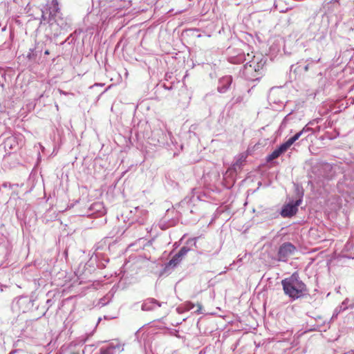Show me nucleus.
Segmentation results:
<instances>
[{"label": "nucleus", "instance_id": "nucleus-1", "mask_svg": "<svg viewBox=\"0 0 354 354\" xmlns=\"http://www.w3.org/2000/svg\"><path fill=\"white\" fill-rule=\"evenodd\" d=\"M285 295L295 300L303 297L307 292L306 284L300 280L297 273H293L290 277L281 281Z\"/></svg>", "mask_w": 354, "mask_h": 354}, {"label": "nucleus", "instance_id": "nucleus-2", "mask_svg": "<svg viewBox=\"0 0 354 354\" xmlns=\"http://www.w3.org/2000/svg\"><path fill=\"white\" fill-rule=\"evenodd\" d=\"M34 305V301L28 296H21L15 298L11 304V309L16 314L25 313L30 310Z\"/></svg>", "mask_w": 354, "mask_h": 354}, {"label": "nucleus", "instance_id": "nucleus-3", "mask_svg": "<svg viewBox=\"0 0 354 354\" xmlns=\"http://www.w3.org/2000/svg\"><path fill=\"white\" fill-rule=\"evenodd\" d=\"M259 67L257 63L250 61L243 66L241 73L245 79L254 81L259 78Z\"/></svg>", "mask_w": 354, "mask_h": 354}, {"label": "nucleus", "instance_id": "nucleus-4", "mask_svg": "<svg viewBox=\"0 0 354 354\" xmlns=\"http://www.w3.org/2000/svg\"><path fill=\"white\" fill-rule=\"evenodd\" d=\"M297 251L296 247L290 242L282 243L278 250L277 259L279 261H286L288 258Z\"/></svg>", "mask_w": 354, "mask_h": 354}, {"label": "nucleus", "instance_id": "nucleus-5", "mask_svg": "<svg viewBox=\"0 0 354 354\" xmlns=\"http://www.w3.org/2000/svg\"><path fill=\"white\" fill-rule=\"evenodd\" d=\"M301 195H303V194ZM301 198L302 196H301L300 198L296 200L295 201H292L288 203V204L284 205L281 209V215L283 218H288L295 215L298 210V206L301 204L302 201Z\"/></svg>", "mask_w": 354, "mask_h": 354}, {"label": "nucleus", "instance_id": "nucleus-6", "mask_svg": "<svg viewBox=\"0 0 354 354\" xmlns=\"http://www.w3.org/2000/svg\"><path fill=\"white\" fill-rule=\"evenodd\" d=\"M130 213L133 214V220L140 225L145 224L147 217V210L140 207H136L133 210H131Z\"/></svg>", "mask_w": 354, "mask_h": 354}, {"label": "nucleus", "instance_id": "nucleus-7", "mask_svg": "<svg viewBox=\"0 0 354 354\" xmlns=\"http://www.w3.org/2000/svg\"><path fill=\"white\" fill-rule=\"evenodd\" d=\"M48 12V24L53 26V20L56 19V17L60 14L59 8L58 6V2L57 0H52L50 6L46 10Z\"/></svg>", "mask_w": 354, "mask_h": 354}, {"label": "nucleus", "instance_id": "nucleus-8", "mask_svg": "<svg viewBox=\"0 0 354 354\" xmlns=\"http://www.w3.org/2000/svg\"><path fill=\"white\" fill-rule=\"evenodd\" d=\"M232 82V78L231 76H224L221 77L218 81V85L217 90L221 93H225L230 88Z\"/></svg>", "mask_w": 354, "mask_h": 354}, {"label": "nucleus", "instance_id": "nucleus-9", "mask_svg": "<svg viewBox=\"0 0 354 354\" xmlns=\"http://www.w3.org/2000/svg\"><path fill=\"white\" fill-rule=\"evenodd\" d=\"M288 149H289V147L285 142L281 144L278 148L274 149L270 154L268 156L267 161L270 162L277 158L282 153L286 152Z\"/></svg>", "mask_w": 354, "mask_h": 354}, {"label": "nucleus", "instance_id": "nucleus-10", "mask_svg": "<svg viewBox=\"0 0 354 354\" xmlns=\"http://www.w3.org/2000/svg\"><path fill=\"white\" fill-rule=\"evenodd\" d=\"M161 303L153 298L146 299L142 304V310L149 311L156 308V307H160Z\"/></svg>", "mask_w": 354, "mask_h": 354}, {"label": "nucleus", "instance_id": "nucleus-11", "mask_svg": "<svg viewBox=\"0 0 354 354\" xmlns=\"http://www.w3.org/2000/svg\"><path fill=\"white\" fill-rule=\"evenodd\" d=\"M123 351V346L120 344L110 345L106 348H101L100 354H120Z\"/></svg>", "mask_w": 354, "mask_h": 354}, {"label": "nucleus", "instance_id": "nucleus-12", "mask_svg": "<svg viewBox=\"0 0 354 354\" xmlns=\"http://www.w3.org/2000/svg\"><path fill=\"white\" fill-rule=\"evenodd\" d=\"M53 24H56L57 26L60 27L62 29H66L68 26L67 19L62 17V13L59 14V15L56 17V19L53 20Z\"/></svg>", "mask_w": 354, "mask_h": 354}, {"label": "nucleus", "instance_id": "nucleus-13", "mask_svg": "<svg viewBox=\"0 0 354 354\" xmlns=\"http://www.w3.org/2000/svg\"><path fill=\"white\" fill-rule=\"evenodd\" d=\"M350 302V299L348 298H346L345 299L341 304V305H339L338 307H337L335 309V312H334V315H337L339 313H340L341 312H343L346 310H347L348 308V303Z\"/></svg>", "mask_w": 354, "mask_h": 354}, {"label": "nucleus", "instance_id": "nucleus-14", "mask_svg": "<svg viewBox=\"0 0 354 354\" xmlns=\"http://www.w3.org/2000/svg\"><path fill=\"white\" fill-rule=\"evenodd\" d=\"M11 251V245L8 241L0 242V252L7 256Z\"/></svg>", "mask_w": 354, "mask_h": 354}, {"label": "nucleus", "instance_id": "nucleus-15", "mask_svg": "<svg viewBox=\"0 0 354 354\" xmlns=\"http://www.w3.org/2000/svg\"><path fill=\"white\" fill-rule=\"evenodd\" d=\"M305 131H306L305 128H304L301 131H299L295 136H293L292 137L290 138L286 142H285V143L290 148V146L302 136V134L304 133V132Z\"/></svg>", "mask_w": 354, "mask_h": 354}, {"label": "nucleus", "instance_id": "nucleus-16", "mask_svg": "<svg viewBox=\"0 0 354 354\" xmlns=\"http://www.w3.org/2000/svg\"><path fill=\"white\" fill-rule=\"evenodd\" d=\"M38 53H41V50H37L36 49H30L29 53L27 54V58L29 60H35L37 57Z\"/></svg>", "mask_w": 354, "mask_h": 354}, {"label": "nucleus", "instance_id": "nucleus-17", "mask_svg": "<svg viewBox=\"0 0 354 354\" xmlns=\"http://www.w3.org/2000/svg\"><path fill=\"white\" fill-rule=\"evenodd\" d=\"M181 260L182 259L180 258L177 257V254H176L169 261L168 266L175 267L181 261Z\"/></svg>", "mask_w": 354, "mask_h": 354}, {"label": "nucleus", "instance_id": "nucleus-18", "mask_svg": "<svg viewBox=\"0 0 354 354\" xmlns=\"http://www.w3.org/2000/svg\"><path fill=\"white\" fill-rule=\"evenodd\" d=\"M15 142L16 141L15 138H8L5 142V147H9L10 149H13V145Z\"/></svg>", "mask_w": 354, "mask_h": 354}, {"label": "nucleus", "instance_id": "nucleus-19", "mask_svg": "<svg viewBox=\"0 0 354 354\" xmlns=\"http://www.w3.org/2000/svg\"><path fill=\"white\" fill-rule=\"evenodd\" d=\"M243 100V97L241 95H239L238 97L232 98V106L242 102Z\"/></svg>", "mask_w": 354, "mask_h": 354}, {"label": "nucleus", "instance_id": "nucleus-20", "mask_svg": "<svg viewBox=\"0 0 354 354\" xmlns=\"http://www.w3.org/2000/svg\"><path fill=\"white\" fill-rule=\"evenodd\" d=\"M45 21L48 23V11H42L41 23L45 22Z\"/></svg>", "mask_w": 354, "mask_h": 354}, {"label": "nucleus", "instance_id": "nucleus-21", "mask_svg": "<svg viewBox=\"0 0 354 354\" xmlns=\"http://www.w3.org/2000/svg\"><path fill=\"white\" fill-rule=\"evenodd\" d=\"M110 299L111 298L109 296H106L100 299V304H101L102 306H105L109 302Z\"/></svg>", "mask_w": 354, "mask_h": 354}, {"label": "nucleus", "instance_id": "nucleus-22", "mask_svg": "<svg viewBox=\"0 0 354 354\" xmlns=\"http://www.w3.org/2000/svg\"><path fill=\"white\" fill-rule=\"evenodd\" d=\"M194 308V304L192 302H187L185 304V308L186 310H190Z\"/></svg>", "mask_w": 354, "mask_h": 354}, {"label": "nucleus", "instance_id": "nucleus-23", "mask_svg": "<svg viewBox=\"0 0 354 354\" xmlns=\"http://www.w3.org/2000/svg\"><path fill=\"white\" fill-rule=\"evenodd\" d=\"M190 250V249L187 247V246H183L180 248V250H179L182 254H183L184 255H186L187 254V252Z\"/></svg>", "mask_w": 354, "mask_h": 354}, {"label": "nucleus", "instance_id": "nucleus-24", "mask_svg": "<svg viewBox=\"0 0 354 354\" xmlns=\"http://www.w3.org/2000/svg\"><path fill=\"white\" fill-rule=\"evenodd\" d=\"M244 160H245V158L243 157V156H242L241 158L236 161V162L235 163L234 166H238L239 165L240 167L241 165V164H242V162H243Z\"/></svg>", "mask_w": 354, "mask_h": 354}, {"label": "nucleus", "instance_id": "nucleus-25", "mask_svg": "<svg viewBox=\"0 0 354 354\" xmlns=\"http://www.w3.org/2000/svg\"><path fill=\"white\" fill-rule=\"evenodd\" d=\"M196 238H194V239H189L187 241V244H194V245H196Z\"/></svg>", "mask_w": 354, "mask_h": 354}, {"label": "nucleus", "instance_id": "nucleus-26", "mask_svg": "<svg viewBox=\"0 0 354 354\" xmlns=\"http://www.w3.org/2000/svg\"><path fill=\"white\" fill-rule=\"evenodd\" d=\"M348 308H351V309L354 308V299H350V302L348 303Z\"/></svg>", "mask_w": 354, "mask_h": 354}, {"label": "nucleus", "instance_id": "nucleus-27", "mask_svg": "<svg viewBox=\"0 0 354 354\" xmlns=\"http://www.w3.org/2000/svg\"><path fill=\"white\" fill-rule=\"evenodd\" d=\"M176 254H177V257H179L181 259H183V258L185 256L183 254H182L180 251Z\"/></svg>", "mask_w": 354, "mask_h": 354}, {"label": "nucleus", "instance_id": "nucleus-28", "mask_svg": "<svg viewBox=\"0 0 354 354\" xmlns=\"http://www.w3.org/2000/svg\"><path fill=\"white\" fill-rule=\"evenodd\" d=\"M10 186H11V185H10V183H4L3 184V187H10Z\"/></svg>", "mask_w": 354, "mask_h": 354}, {"label": "nucleus", "instance_id": "nucleus-29", "mask_svg": "<svg viewBox=\"0 0 354 354\" xmlns=\"http://www.w3.org/2000/svg\"><path fill=\"white\" fill-rule=\"evenodd\" d=\"M344 354H354V350H351V351L345 353Z\"/></svg>", "mask_w": 354, "mask_h": 354}, {"label": "nucleus", "instance_id": "nucleus-30", "mask_svg": "<svg viewBox=\"0 0 354 354\" xmlns=\"http://www.w3.org/2000/svg\"><path fill=\"white\" fill-rule=\"evenodd\" d=\"M84 351H82V353H79V352H73L71 353V354H84Z\"/></svg>", "mask_w": 354, "mask_h": 354}, {"label": "nucleus", "instance_id": "nucleus-31", "mask_svg": "<svg viewBox=\"0 0 354 354\" xmlns=\"http://www.w3.org/2000/svg\"><path fill=\"white\" fill-rule=\"evenodd\" d=\"M330 3H339V0H331Z\"/></svg>", "mask_w": 354, "mask_h": 354}, {"label": "nucleus", "instance_id": "nucleus-32", "mask_svg": "<svg viewBox=\"0 0 354 354\" xmlns=\"http://www.w3.org/2000/svg\"><path fill=\"white\" fill-rule=\"evenodd\" d=\"M60 93H61L62 94H63V95H65L68 94V93H66V92H65V91H60Z\"/></svg>", "mask_w": 354, "mask_h": 354}, {"label": "nucleus", "instance_id": "nucleus-33", "mask_svg": "<svg viewBox=\"0 0 354 354\" xmlns=\"http://www.w3.org/2000/svg\"><path fill=\"white\" fill-rule=\"evenodd\" d=\"M198 309L197 310V312H199L200 310L201 309V305L198 304Z\"/></svg>", "mask_w": 354, "mask_h": 354}, {"label": "nucleus", "instance_id": "nucleus-34", "mask_svg": "<svg viewBox=\"0 0 354 354\" xmlns=\"http://www.w3.org/2000/svg\"><path fill=\"white\" fill-rule=\"evenodd\" d=\"M44 54L45 55H48L49 54V50H45Z\"/></svg>", "mask_w": 354, "mask_h": 354}, {"label": "nucleus", "instance_id": "nucleus-35", "mask_svg": "<svg viewBox=\"0 0 354 354\" xmlns=\"http://www.w3.org/2000/svg\"><path fill=\"white\" fill-rule=\"evenodd\" d=\"M308 66H305V71H308Z\"/></svg>", "mask_w": 354, "mask_h": 354}, {"label": "nucleus", "instance_id": "nucleus-36", "mask_svg": "<svg viewBox=\"0 0 354 354\" xmlns=\"http://www.w3.org/2000/svg\"><path fill=\"white\" fill-rule=\"evenodd\" d=\"M10 354H13V352H10Z\"/></svg>", "mask_w": 354, "mask_h": 354}]
</instances>
